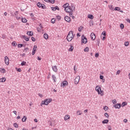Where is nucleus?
Instances as JSON below:
<instances>
[{
    "instance_id": "f257e3e1",
    "label": "nucleus",
    "mask_w": 130,
    "mask_h": 130,
    "mask_svg": "<svg viewBox=\"0 0 130 130\" xmlns=\"http://www.w3.org/2000/svg\"><path fill=\"white\" fill-rule=\"evenodd\" d=\"M63 8L64 9L65 12L69 14V16L70 17H73V13H74V11H75L76 9L75 6L73 5L70 6V4L69 3H66L63 5Z\"/></svg>"
},
{
    "instance_id": "f03ea898",
    "label": "nucleus",
    "mask_w": 130,
    "mask_h": 130,
    "mask_svg": "<svg viewBox=\"0 0 130 130\" xmlns=\"http://www.w3.org/2000/svg\"><path fill=\"white\" fill-rule=\"evenodd\" d=\"M74 37H75V35H74V32L73 31H69L67 37V40L69 41V42H71L74 39Z\"/></svg>"
},
{
    "instance_id": "7ed1b4c3",
    "label": "nucleus",
    "mask_w": 130,
    "mask_h": 130,
    "mask_svg": "<svg viewBox=\"0 0 130 130\" xmlns=\"http://www.w3.org/2000/svg\"><path fill=\"white\" fill-rule=\"evenodd\" d=\"M95 91L98 92V95H101V96H104V91L102 90L100 86L97 85L95 87Z\"/></svg>"
},
{
    "instance_id": "20e7f679",
    "label": "nucleus",
    "mask_w": 130,
    "mask_h": 130,
    "mask_svg": "<svg viewBox=\"0 0 130 130\" xmlns=\"http://www.w3.org/2000/svg\"><path fill=\"white\" fill-rule=\"evenodd\" d=\"M52 101V99H47L42 102L41 106H42V105H48Z\"/></svg>"
},
{
    "instance_id": "39448f33",
    "label": "nucleus",
    "mask_w": 130,
    "mask_h": 130,
    "mask_svg": "<svg viewBox=\"0 0 130 130\" xmlns=\"http://www.w3.org/2000/svg\"><path fill=\"white\" fill-rule=\"evenodd\" d=\"M88 42V40L87 38L85 37V36L83 35L81 37V43H83L84 44H86Z\"/></svg>"
},
{
    "instance_id": "423d86ee",
    "label": "nucleus",
    "mask_w": 130,
    "mask_h": 130,
    "mask_svg": "<svg viewBox=\"0 0 130 130\" xmlns=\"http://www.w3.org/2000/svg\"><path fill=\"white\" fill-rule=\"evenodd\" d=\"M101 38L104 41L105 39H106V31H104L102 33V35L101 36Z\"/></svg>"
},
{
    "instance_id": "0eeeda50",
    "label": "nucleus",
    "mask_w": 130,
    "mask_h": 130,
    "mask_svg": "<svg viewBox=\"0 0 130 130\" xmlns=\"http://www.w3.org/2000/svg\"><path fill=\"white\" fill-rule=\"evenodd\" d=\"M69 85V83L67 81H64L61 83V88H64L66 86H68Z\"/></svg>"
},
{
    "instance_id": "6e6552de",
    "label": "nucleus",
    "mask_w": 130,
    "mask_h": 130,
    "mask_svg": "<svg viewBox=\"0 0 130 130\" xmlns=\"http://www.w3.org/2000/svg\"><path fill=\"white\" fill-rule=\"evenodd\" d=\"M80 79L81 78L80 77V76H77L75 79V84H79V82H80Z\"/></svg>"
},
{
    "instance_id": "1a4fd4ad",
    "label": "nucleus",
    "mask_w": 130,
    "mask_h": 130,
    "mask_svg": "<svg viewBox=\"0 0 130 130\" xmlns=\"http://www.w3.org/2000/svg\"><path fill=\"white\" fill-rule=\"evenodd\" d=\"M5 62L7 66H9L10 62V59L8 56L5 57Z\"/></svg>"
},
{
    "instance_id": "9d476101",
    "label": "nucleus",
    "mask_w": 130,
    "mask_h": 130,
    "mask_svg": "<svg viewBox=\"0 0 130 130\" xmlns=\"http://www.w3.org/2000/svg\"><path fill=\"white\" fill-rule=\"evenodd\" d=\"M90 38L91 40H95L96 39V35H95V34L94 32H91L90 34Z\"/></svg>"
},
{
    "instance_id": "9b49d317",
    "label": "nucleus",
    "mask_w": 130,
    "mask_h": 130,
    "mask_svg": "<svg viewBox=\"0 0 130 130\" xmlns=\"http://www.w3.org/2000/svg\"><path fill=\"white\" fill-rule=\"evenodd\" d=\"M37 49V46L35 45L34 46V48L32 49V55H34V54H35L36 52V50Z\"/></svg>"
},
{
    "instance_id": "f8f14e48",
    "label": "nucleus",
    "mask_w": 130,
    "mask_h": 130,
    "mask_svg": "<svg viewBox=\"0 0 130 130\" xmlns=\"http://www.w3.org/2000/svg\"><path fill=\"white\" fill-rule=\"evenodd\" d=\"M64 20L66 21V22H68V23H70L71 22V17L66 16L64 17Z\"/></svg>"
},
{
    "instance_id": "ddd939ff",
    "label": "nucleus",
    "mask_w": 130,
    "mask_h": 130,
    "mask_svg": "<svg viewBox=\"0 0 130 130\" xmlns=\"http://www.w3.org/2000/svg\"><path fill=\"white\" fill-rule=\"evenodd\" d=\"M71 118V116L69 115H66L64 117V120L67 121V120H69Z\"/></svg>"
},
{
    "instance_id": "4468645a",
    "label": "nucleus",
    "mask_w": 130,
    "mask_h": 130,
    "mask_svg": "<svg viewBox=\"0 0 130 130\" xmlns=\"http://www.w3.org/2000/svg\"><path fill=\"white\" fill-rule=\"evenodd\" d=\"M114 107H115L116 109H119V108L121 107V106L120 105V104H117L114 105Z\"/></svg>"
},
{
    "instance_id": "2eb2a0df",
    "label": "nucleus",
    "mask_w": 130,
    "mask_h": 130,
    "mask_svg": "<svg viewBox=\"0 0 130 130\" xmlns=\"http://www.w3.org/2000/svg\"><path fill=\"white\" fill-rule=\"evenodd\" d=\"M52 69L55 73L57 72L58 69H57V66H52Z\"/></svg>"
},
{
    "instance_id": "dca6fc26",
    "label": "nucleus",
    "mask_w": 130,
    "mask_h": 130,
    "mask_svg": "<svg viewBox=\"0 0 130 130\" xmlns=\"http://www.w3.org/2000/svg\"><path fill=\"white\" fill-rule=\"evenodd\" d=\"M114 11H118V12H120V13H123V11H120V8L118 7H115Z\"/></svg>"
},
{
    "instance_id": "f3484780",
    "label": "nucleus",
    "mask_w": 130,
    "mask_h": 130,
    "mask_svg": "<svg viewBox=\"0 0 130 130\" xmlns=\"http://www.w3.org/2000/svg\"><path fill=\"white\" fill-rule=\"evenodd\" d=\"M6 81H7V79H6V78H5V77H3L2 78L0 79L1 83H5V82H6Z\"/></svg>"
},
{
    "instance_id": "a211bd4d",
    "label": "nucleus",
    "mask_w": 130,
    "mask_h": 130,
    "mask_svg": "<svg viewBox=\"0 0 130 130\" xmlns=\"http://www.w3.org/2000/svg\"><path fill=\"white\" fill-rule=\"evenodd\" d=\"M74 50V46L73 45H70V48L69 49V51L72 52Z\"/></svg>"
},
{
    "instance_id": "6ab92c4d",
    "label": "nucleus",
    "mask_w": 130,
    "mask_h": 130,
    "mask_svg": "<svg viewBox=\"0 0 130 130\" xmlns=\"http://www.w3.org/2000/svg\"><path fill=\"white\" fill-rule=\"evenodd\" d=\"M52 11H56L57 10L58 11H59V8L58 7L56 6L55 7H52L51 8Z\"/></svg>"
},
{
    "instance_id": "aec40b11",
    "label": "nucleus",
    "mask_w": 130,
    "mask_h": 130,
    "mask_svg": "<svg viewBox=\"0 0 130 130\" xmlns=\"http://www.w3.org/2000/svg\"><path fill=\"white\" fill-rule=\"evenodd\" d=\"M46 3H51V4H54V0H44Z\"/></svg>"
},
{
    "instance_id": "412c9836",
    "label": "nucleus",
    "mask_w": 130,
    "mask_h": 130,
    "mask_svg": "<svg viewBox=\"0 0 130 130\" xmlns=\"http://www.w3.org/2000/svg\"><path fill=\"white\" fill-rule=\"evenodd\" d=\"M77 115H82V114H83V113L82 112V111L78 110L77 111Z\"/></svg>"
},
{
    "instance_id": "4be33fe9",
    "label": "nucleus",
    "mask_w": 130,
    "mask_h": 130,
    "mask_svg": "<svg viewBox=\"0 0 130 130\" xmlns=\"http://www.w3.org/2000/svg\"><path fill=\"white\" fill-rule=\"evenodd\" d=\"M27 35H28V36H33V32L32 31H28L27 32Z\"/></svg>"
},
{
    "instance_id": "5701e85b",
    "label": "nucleus",
    "mask_w": 130,
    "mask_h": 130,
    "mask_svg": "<svg viewBox=\"0 0 130 130\" xmlns=\"http://www.w3.org/2000/svg\"><path fill=\"white\" fill-rule=\"evenodd\" d=\"M44 38L46 39V40H47V39H48V35H47V34H44Z\"/></svg>"
},
{
    "instance_id": "b1692460",
    "label": "nucleus",
    "mask_w": 130,
    "mask_h": 130,
    "mask_svg": "<svg viewBox=\"0 0 130 130\" xmlns=\"http://www.w3.org/2000/svg\"><path fill=\"white\" fill-rule=\"evenodd\" d=\"M109 8L111 11H114V8H113V5H109Z\"/></svg>"
},
{
    "instance_id": "393cba45",
    "label": "nucleus",
    "mask_w": 130,
    "mask_h": 130,
    "mask_svg": "<svg viewBox=\"0 0 130 130\" xmlns=\"http://www.w3.org/2000/svg\"><path fill=\"white\" fill-rule=\"evenodd\" d=\"M26 120H27V117H26V116H24L23 118L22 119V121L23 122H25V121H26Z\"/></svg>"
},
{
    "instance_id": "a878e982",
    "label": "nucleus",
    "mask_w": 130,
    "mask_h": 130,
    "mask_svg": "<svg viewBox=\"0 0 130 130\" xmlns=\"http://www.w3.org/2000/svg\"><path fill=\"white\" fill-rule=\"evenodd\" d=\"M23 38L24 39V40H25V41H29V39L28 37H27V36H23Z\"/></svg>"
},
{
    "instance_id": "bb28decb",
    "label": "nucleus",
    "mask_w": 130,
    "mask_h": 130,
    "mask_svg": "<svg viewBox=\"0 0 130 130\" xmlns=\"http://www.w3.org/2000/svg\"><path fill=\"white\" fill-rule=\"evenodd\" d=\"M0 72L3 74H5L6 73V70H5V69L0 68Z\"/></svg>"
},
{
    "instance_id": "cd10ccee",
    "label": "nucleus",
    "mask_w": 130,
    "mask_h": 130,
    "mask_svg": "<svg viewBox=\"0 0 130 130\" xmlns=\"http://www.w3.org/2000/svg\"><path fill=\"white\" fill-rule=\"evenodd\" d=\"M88 18L89 19H91V20H93V19H94V16H93V15H88Z\"/></svg>"
},
{
    "instance_id": "c85d7f7f",
    "label": "nucleus",
    "mask_w": 130,
    "mask_h": 130,
    "mask_svg": "<svg viewBox=\"0 0 130 130\" xmlns=\"http://www.w3.org/2000/svg\"><path fill=\"white\" fill-rule=\"evenodd\" d=\"M21 21H22V23H27V19L25 18H22L21 19Z\"/></svg>"
},
{
    "instance_id": "c756f323",
    "label": "nucleus",
    "mask_w": 130,
    "mask_h": 130,
    "mask_svg": "<svg viewBox=\"0 0 130 130\" xmlns=\"http://www.w3.org/2000/svg\"><path fill=\"white\" fill-rule=\"evenodd\" d=\"M109 120L108 119L104 120L102 121V123H108Z\"/></svg>"
},
{
    "instance_id": "7c9ffc66",
    "label": "nucleus",
    "mask_w": 130,
    "mask_h": 130,
    "mask_svg": "<svg viewBox=\"0 0 130 130\" xmlns=\"http://www.w3.org/2000/svg\"><path fill=\"white\" fill-rule=\"evenodd\" d=\"M52 80L54 81V82H55V80H56V77H55V76L52 75Z\"/></svg>"
},
{
    "instance_id": "2f4dec72",
    "label": "nucleus",
    "mask_w": 130,
    "mask_h": 130,
    "mask_svg": "<svg viewBox=\"0 0 130 130\" xmlns=\"http://www.w3.org/2000/svg\"><path fill=\"white\" fill-rule=\"evenodd\" d=\"M18 48H21V47H23V46H24V45L23 44H19L18 45H17Z\"/></svg>"
},
{
    "instance_id": "473e14b6",
    "label": "nucleus",
    "mask_w": 130,
    "mask_h": 130,
    "mask_svg": "<svg viewBox=\"0 0 130 130\" xmlns=\"http://www.w3.org/2000/svg\"><path fill=\"white\" fill-rule=\"evenodd\" d=\"M12 46H17V43H16V42H13L12 43Z\"/></svg>"
},
{
    "instance_id": "72a5a7b5",
    "label": "nucleus",
    "mask_w": 130,
    "mask_h": 130,
    "mask_svg": "<svg viewBox=\"0 0 130 130\" xmlns=\"http://www.w3.org/2000/svg\"><path fill=\"white\" fill-rule=\"evenodd\" d=\"M84 51L85 52H88V51H89V48L86 47V48L84 49Z\"/></svg>"
},
{
    "instance_id": "f704fd0d",
    "label": "nucleus",
    "mask_w": 130,
    "mask_h": 130,
    "mask_svg": "<svg viewBox=\"0 0 130 130\" xmlns=\"http://www.w3.org/2000/svg\"><path fill=\"white\" fill-rule=\"evenodd\" d=\"M51 22L53 24H54L55 23V19H54V18L52 19L51 20Z\"/></svg>"
},
{
    "instance_id": "c9c22d12",
    "label": "nucleus",
    "mask_w": 130,
    "mask_h": 130,
    "mask_svg": "<svg viewBox=\"0 0 130 130\" xmlns=\"http://www.w3.org/2000/svg\"><path fill=\"white\" fill-rule=\"evenodd\" d=\"M104 110H105V111H107V110H108V107L107 106H105L104 107Z\"/></svg>"
},
{
    "instance_id": "e433bc0d",
    "label": "nucleus",
    "mask_w": 130,
    "mask_h": 130,
    "mask_svg": "<svg viewBox=\"0 0 130 130\" xmlns=\"http://www.w3.org/2000/svg\"><path fill=\"white\" fill-rule=\"evenodd\" d=\"M13 125H14V127H16V128L19 127V126L18 125V124H17L16 123H14Z\"/></svg>"
},
{
    "instance_id": "4c0bfd02",
    "label": "nucleus",
    "mask_w": 130,
    "mask_h": 130,
    "mask_svg": "<svg viewBox=\"0 0 130 130\" xmlns=\"http://www.w3.org/2000/svg\"><path fill=\"white\" fill-rule=\"evenodd\" d=\"M26 63V61H23L21 62V66H25Z\"/></svg>"
},
{
    "instance_id": "58836bf2",
    "label": "nucleus",
    "mask_w": 130,
    "mask_h": 130,
    "mask_svg": "<svg viewBox=\"0 0 130 130\" xmlns=\"http://www.w3.org/2000/svg\"><path fill=\"white\" fill-rule=\"evenodd\" d=\"M16 19H17V20H20V19H21V17L19 16V15H18L16 16Z\"/></svg>"
},
{
    "instance_id": "ea45409f",
    "label": "nucleus",
    "mask_w": 130,
    "mask_h": 130,
    "mask_svg": "<svg viewBox=\"0 0 130 130\" xmlns=\"http://www.w3.org/2000/svg\"><path fill=\"white\" fill-rule=\"evenodd\" d=\"M120 27L121 29H123V28H124V25H123V24H121Z\"/></svg>"
},
{
    "instance_id": "a19ab883",
    "label": "nucleus",
    "mask_w": 130,
    "mask_h": 130,
    "mask_svg": "<svg viewBox=\"0 0 130 130\" xmlns=\"http://www.w3.org/2000/svg\"><path fill=\"white\" fill-rule=\"evenodd\" d=\"M105 116H106V117H107V118H109V115H108V113H105Z\"/></svg>"
},
{
    "instance_id": "79ce46f5",
    "label": "nucleus",
    "mask_w": 130,
    "mask_h": 130,
    "mask_svg": "<svg viewBox=\"0 0 130 130\" xmlns=\"http://www.w3.org/2000/svg\"><path fill=\"white\" fill-rule=\"evenodd\" d=\"M113 104H116V100H113L112 101Z\"/></svg>"
},
{
    "instance_id": "37998d69",
    "label": "nucleus",
    "mask_w": 130,
    "mask_h": 130,
    "mask_svg": "<svg viewBox=\"0 0 130 130\" xmlns=\"http://www.w3.org/2000/svg\"><path fill=\"white\" fill-rule=\"evenodd\" d=\"M108 130H112V127H111V125H108Z\"/></svg>"
},
{
    "instance_id": "c03bdc74",
    "label": "nucleus",
    "mask_w": 130,
    "mask_h": 130,
    "mask_svg": "<svg viewBox=\"0 0 130 130\" xmlns=\"http://www.w3.org/2000/svg\"><path fill=\"white\" fill-rule=\"evenodd\" d=\"M42 5V4H40V3H38L37 4V6L39 7V8H41V5Z\"/></svg>"
},
{
    "instance_id": "a18cd8bd",
    "label": "nucleus",
    "mask_w": 130,
    "mask_h": 130,
    "mask_svg": "<svg viewBox=\"0 0 130 130\" xmlns=\"http://www.w3.org/2000/svg\"><path fill=\"white\" fill-rule=\"evenodd\" d=\"M129 44V43H128V42H126L124 43L125 46H127Z\"/></svg>"
},
{
    "instance_id": "49530a36",
    "label": "nucleus",
    "mask_w": 130,
    "mask_h": 130,
    "mask_svg": "<svg viewBox=\"0 0 130 130\" xmlns=\"http://www.w3.org/2000/svg\"><path fill=\"white\" fill-rule=\"evenodd\" d=\"M41 8H42V9H45V5H44V4H42Z\"/></svg>"
},
{
    "instance_id": "de8ad7c7",
    "label": "nucleus",
    "mask_w": 130,
    "mask_h": 130,
    "mask_svg": "<svg viewBox=\"0 0 130 130\" xmlns=\"http://www.w3.org/2000/svg\"><path fill=\"white\" fill-rule=\"evenodd\" d=\"M94 55L96 57H98L99 56V53H96Z\"/></svg>"
},
{
    "instance_id": "09e8293b",
    "label": "nucleus",
    "mask_w": 130,
    "mask_h": 130,
    "mask_svg": "<svg viewBox=\"0 0 130 130\" xmlns=\"http://www.w3.org/2000/svg\"><path fill=\"white\" fill-rule=\"evenodd\" d=\"M38 95L39 96V97H41V98H42V97H43V95H42V94L41 93H39Z\"/></svg>"
},
{
    "instance_id": "8fccbe9b",
    "label": "nucleus",
    "mask_w": 130,
    "mask_h": 130,
    "mask_svg": "<svg viewBox=\"0 0 130 130\" xmlns=\"http://www.w3.org/2000/svg\"><path fill=\"white\" fill-rule=\"evenodd\" d=\"M104 78V76H103L102 75H101L100 76V79H101V80H103Z\"/></svg>"
},
{
    "instance_id": "3c124183",
    "label": "nucleus",
    "mask_w": 130,
    "mask_h": 130,
    "mask_svg": "<svg viewBox=\"0 0 130 130\" xmlns=\"http://www.w3.org/2000/svg\"><path fill=\"white\" fill-rule=\"evenodd\" d=\"M119 74H120V70H118L117 71L116 75H119Z\"/></svg>"
},
{
    "instance_id": "603ef678",
    "label": "nucleus",
    "mask_w": 130,
    "mask_h": 130,
    "mask_svg": "<svg viewBox=\"0 0 130 130\" xmlns=\"http://www.w3.org/2000/svg\"><path fill=\"white\" fill-rule=\"evenodd\" d=\"M125 105H126V104L125 102H123L122 104V106H125Z\"/></svg>"
},
{
    "instance_id": "864d4df0",
    "label": "nucleus",
    "mask_w": 130,
    "mask_h": 130,
    "mask_svg": "<svg viewBox=\"0 0 130 130\" xmlns=\"http://www.w3.org/2000/svg\"><path fill=\"white\" fill-rule=\"evenodd\" d=\"M17 72H21V68H18L17 70Z\"/></svg>"
},
{
    "instance_id": "5fc2aeb1",
    "label": "nucleus",
    "mask_w": 130,
    "mask_h": 130,
    "mask_svg": "<svg viewBox=\"0 0 130 130\" xmlns=\"http://www.w3.org/2000/svg\"><path fill=\"white\" fill-rule=\"evenodd\" d=\"M32 41H35V38L34 37H31Z\"/></svg>"
},
{
    "instance_id": "6e6d98bb",
    "label": "nucleus",
    "mask_w": 130,
    "mask_h": 130,
    "mask_svg": "<svg viewBox=\"0 0 130 130\" xmlns=\"http://www.w3.org/2000/svg\"><path fill=\"white\" fill-rule=\"evenodd\" d=\"M74 70L75 72H77V68H76V66H74Z\"/></svg>"
},
{
    "instance_id": "4d7b16f0",
    "label": "nucleus",
    "mask_w": 130,
    "mask_h": 130,
    "mask_svg": "<svg viewBox=\"0 0 130 130\" xmlns=\"http://www.w3.org/2000/svg\"><path fill=\"white\" fill-rule=\"evenodd\" d=\"M123 121L124 122H127V119H124L123 120Z\"/></svg>"
},
{
    "instance_id": "13d9d810",
    "label": "nucleus",
    "mask_w": 130,
    "mask_h": 130,
    "mask_svg": "<svg viewBox=\"0 0 130 130\" xmlns=\"http://www.w3.org/2000/svg\"><path fill=\"white\" fill-rule=\"evenodd\" d=\"M13 113H14V114H15V115H17V111H14Z\"/></svg>"
},
{
    "instance_id": "bf43d9fd",
    "label": "nucleus",
    "mask_w": 130,
    "mask_h": 130,
    "mask_svg": "<svg viewBox=\"0 0 130 130\" xmlns=\"http://www.w3.org/2000/svg\"><path fill=\"white\" fill-rule=\"evenodd\" d=\"M34 121H35V122H38V120H37V119H35Z\"/></svg>"
},
{
    "instance_id": "052dcab7",
    "label": "nucleus",
    "mask_w": 130,
    "mask_h": 130,
    "mask_svg": "<svg viewBox=\"0 0 130 130\" xmlns=\"http://www.w3.org/2000/svg\"><path fill=\"white\" fill-rule=\"evenodd\" d=\"M38 60H41V58H40V57H38Z\"/></svg>"
},
{
    "instance_id": "680f3d73",
    "label": "nucleus",
    "mask_w": 130,
    "mask_h": 130,
    "mask_svg": "<svg viewBox=\"0 0 130 130\" xmlns=\"http://www.w3.org/2000/svg\"><path fill=\"white\" fill-rule=\"evenodd\" d=\"M84 113L88 112V110L86 109V110H84Z\"/></svg>"
},
{
    "instance_id": "e2e57ef3",
    "label": "nucleus",
    "mask_w": 130,
    "mask_h": 130,
    "mask_svg": "<svg viewBox=\"0 0 130 130\" xmlns=\"http://www.w3.org/2000/svg\"><path fill=\"white\" fill-rule=\"evenodd\" d=\"M20 118H21V117H20V116L17 117V119H20Z\"/></svg>"
},
{
    "instance_id": "0e129e2a",
    "label": "nucleus",
    "mask_w": 130,
    "mask_h": 130,
    "mask_svg": "<svg viewBox=\"0 0 130 130\" xmlns=\"http://www.w3.org/2000/svg\"><path fill=\"white\" fill-rule=\"evenodd\" d=\"M80 36H81V35H80L79 33L77 34V37H80Z\"/></svg>"
},
{
    "instance_id": "69168bd1",
    "label": "nucleus",
    "mask_w": 130,
    "mask_h": 130,
    "mask_svg": "<svg viewBox=\"0 0 130 130\" xmlns=\"http://www.w3.org/2000/svg\"><path fill=\"white\" fill-rule=\"evenodd\" d=\"M57 18H58L59 20H60L61 17H60V16H57Z\"/></svg>"
},
{
    "instance_id": "338daca9",
    "label": "nucleus",
    "mask_w": 130,
    "mask_h": 130,
    "mask_svg": "<svg viewBox=\"0 0 130 130\" xmlns=\"http://www.w3.org/2000/svg\"><path fill=\"white\" fill-rule=\"evenodd\" d=\"M4 15L5 16H7V15H8V13L7 12H5Z\"/></svg>"
},
{
    "instance_id": "774afa93",
    "label": "nucleus",
    "mask_w": 130,
    "mask_h": 130,
    "mask_svg": "<svg viewBox=\"0 0 130 130\" xmlns=\"http://www.w3.org/2000/svg\"><path fill=\"white\" fill-rule=\"evenodd\" d=\"M40 27L41 28H43V27H42V25H41V24H40Z\"/></svg>"
}]
</instances>
